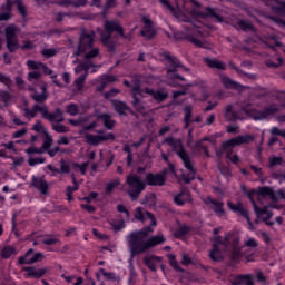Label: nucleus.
I'll use <instances>...</instances> for the list:
<instances>
[{
  "label": "nucleus",
  "instance_id": "obj_1",
  "mask_svg": "<svg viewBox=\"0 0 285 285\" xmlns=\"http://www.w3.org/2000/svg\"><path fill=\"white\" fill-rule=\"evenodd\" d=\"M150 233H153V227L147 226L141 230L131 232L127 236L128 248L132 257H135V255H141L146 253V250H150V248L159 246V244H164V242H166V237H164V235H156L148 238Z\"/></svg>",
  "mask_w": 285,
  "mask_h": 285
},
{
  "label": "nucleus",
  "instance_id": "obj_2",
  "mask_svg": "<svg viewBox=\"0 0 285 285\" xmlns=\"http://www.w3.org/2000/svg\"><path fill=\"white\" fill-rule=\"evenodd\" d=\"M100 35V42L109 52H115L117 48V35H120L122 39H130V33H124V27L119 23L118 20H107L105 21L104 29L98 28ZM114 32L117 35L112 36Z\"/></svg>",
  "mask_w": 285,
  "mask_h": 285
},
{
  "label": "nucleus",
  "instance_id": "obj_3",
  "mask_svg": "<svg viewBox=\"0 0 285 285\" xmlns=\"http://www.w3.org/2000/svg\"><path fill=\"white\" fill-rule=\"evenodd\" d=\"M38 112H40L42 119H47V121H50V124H52V121H56L59 117H61V115H63V110L59 108H57L55 112L51 114L48 110L47 105H33L31 109H24L23 117H26V119L30 121L35 119V117H37Z\"/></svg>",
  "mask_w": 285,
  "mask_h": 285
},
{
  "label": "nucleus",
  "instance_id": "obj_4",
  "mask_svg": "<svg viewBox=\"0 0 285 285\" xmlns=\"http://www.w3.org/2000/svg\"><path fill=\"white\" fill-rule=\"evenodd\" d=\"M126 184L128 186L127 194L132 202H137L139 195L146 190V183L138 175L127 176Z\"/></svg>",
  "mask_w": 285,
  "mask_h": 285
},
{
  "label": "nucleus",
  "instance_id": "obj_5",
  "mask_svg": "<svg viewBox=\"0 0 285 285\" xmlns=\"http://www.w3.org/2000/svg\"><path fill=\"white\" fill-rule=\"evenodd\" d=\"M163 144H167V146H170L173 148V153H176V155L181 159L184 166H188L190 159V154L186 151L184 148V142L181 139H175L173 136H169L165 138Z\"/></svg>",
  "mask_w": 285,
  "mask_h": 285
},
{
  "label": "nucleus",
  "instance_id": "obj_6",
  "mask_svg": "<svg viewBox=\"0 0 285 285\" xmlns=\"http://www.w3.org/2000/svg\"><path fill=\"white\" fill-rule=\"evenodd\" d=\"M254 140H255V137L250 135H245V136H237L236 138H232L223 142L222 148L224 149L226 159H230V157L233 156V148H235V146H242L243 144H250V141H254Z\"/></svg>",
  "mask_w": 285,
  "mask_h": 285
},
{
  "label": "nucleus",
  "instance_id": "obj_7",
  "mask_svg": "<svg viewBox=\"0 0 285 285\" xmlns=\"http://www.w3.org/2000/svg\"><path fill=\"white\" fill-rule=\"evenodd\" d=\"M96 57H99V48H95L91 49L88 53H86L83 56V60L82 62H80L76 68H75V72L76 75H79L80 72H88V70H90V68H101V65H95V62H92L94 59H96Z\"/></svg>",
  "mask_w": 285,
  "mask_h": 285
},
{
  "label": "nucleus",
  "instance_id": "obj_8",
  "mask_svg": "<svg viewBox=\"0 0 285 285\" xmlns=\"http://www.w3.org/2000/svg\"><path fill=\"white\" fill-rule=\"evenodd\" d=\"M78 46L80 51L90 52V50H95V31H90L88 33L86 28H82L79 36Z\"/></svg>",
  "mask_w": 285,
  "mask_h": 285
},
{
  "label": "nucleus",
  "instance_id": "obj_9",
  "mask_svg": "<svg viewBox=\"0 0 285 285\" xmlns=\"http://www.w3.org/2000/svg\"><path fill=\"white\" fill-rule=\"evenodd\" d=\"M131 97L134 99L131 106L135 108V110L137 112H144V110H146V102H144L141 99L146 97V91H144L139 85H136L131 89Z\"/></svg>",
  "mask_w": 285,
  "mask_h": 285
},
{
  "label": "nucleus",
  "instance_id": "obj_10",
  "mask_svg": "<svg viewBox=\"0 0 285 285\" xmlns=\"http://www.w3.org/2000/svg\"><path fill=\"white\" fill-rule=\"evenodd\" d=\"M97 135L87 134L85 136L86 144L90 146H99L104 141H115V136L112 132L106 134L104 130H97Z\"/></svg>",
  "mask_w": 285,
  "mask_h": 285
},
{
  "label": "nucleus",
  "instance_id": "obj_11",
  "mask_svg": "<svg viewBox=\"0 0 285 285\" xmlns=\"http://www.w3.org/2000/svg\"><path fill=\"white\" fill-rule=\"evenodd\" d=\"M7 49L9 52H16L21 48L19 45V38H17V27L9 26L6 28Z\"/></svg>",
  "mask_w": 285,
  "mask_h": 285
},
{
  "label": "nucleus",
  "instance_id": "obj_12",
  "mask_svg": "<svg viewBox=\"0 0 285 285\" xmlns=\"http://www.w3.org/2000/svg\"><path fill=\"white\" fill-rule=\"evenodd\" d=\"M166 186V171L158 174L148 173L145 178V186Z\"/></svg>",
  "mask_w": 285,
  "mask_h": 285
},
{
  "label": "nucleus",
  "instance_id": "obj_13",
  "mask_svg": "<svg viewBox=\"0 0 285 285\" xmlns=\"http://www.w3.org/2000/svg\"><path fill=\"white\" fill-rule=\"evenodd\" d=\"M204 203L210 208V210H214L218 217H224V215H226V210H224V202L207 197L204 199Z\"/></svg>",
  "mask_w": 285,
  "mask_h": 285
},
{
  "label": "nucleus",
  "instance_id": "obj_14",
  "mask_svg": "<svg viewBox=\"0 0 285 285\" xmlns=\"http://www.w3.org/2000/svg\"><path fill=\"white\" fill-rule=\"evenodd\" d=\"M135 219L137 222H146V219H150L149 226H157V218H155V215L150 212H144V208L137 207L134 214Z\"/></svg>",
  "mask_w": 285,
  "mask_h": 285
},
{
  "label": "nucleus",
  "instance_id": "obj_15",
  "mask_svg": "<svg viewBox=\"0 0 285 285\" xmlns=\"http://www.w3.org/2000/svg\"><path fill=\"white\" fill-rule=\"evenodd\" d=\"M165 59L169 61V66L167 67V75H174V72H177L178 68H183L186 72H189V69L184 67L177 57H173L166 53Z\"/></svg>",
  "mask_w": 285,
  "mask_h": 285
},
{
  "label": "nucleus",
  "instance_id": "obj_16",
  "mask_svg": "<svg viewBox=\"0 0 285 285\" xmlns=\"http://www.w3.org/2000/svg\"><path fill=\"white\" fill-rule=\"evenodd\" d=\"M174 204H176V206L193 204V195H190V191L183 189L174 196Z\"/></svg>",
  "mask_w": 285,
  "mask_h": 285
},
{
  "label": "nucleus",
  "instance_id": "obj_17",
  "mask_svg": "<svg viewBox=\"0 0 285 285\" xmlns=\"http://www.w3.org/2000/svg\"><path fill=\"white\" fill-rule=\"evenodd\" d=\"M144 92L145 95H149V97H153V99L157 101V104H161L168 99V92L164 91V89L155 91L154 89L147 87L144 88Z\"/></svg>",
  "mask_w": 285,
  "mask_h": 285
},
{
  "label": "nucleus",
  "instance_id": "obj_18",
  "mask_svg": "<svg viewBox=\"0 0 285 285\" xmlns=\"http://www.w3.org/2000/svg\"><path fill=\"white\" fill-rule=\"evenodd\" d=\"M22 271L24 273H27V277H31L32 279H41V277H43V275H46L48 273V268H39V267H23Z\"/></svg>",
  "mask_w": 285,
  "mask_h": 285
},
{
  "label": "nucleus",
  "instance_id": "obj_19",
  "mask_svg": "<svg viewBox=\"0 0 285 285\" xmlns=\"http://www.w3.org/2000/svg\"><path fill=\"white\" fill-rule=\"evenodd\" d=\"M229 244L232 248L230 257L233 262H239V259H242V247L239 246V237L232 238Z\"/></svg>",
  "mask_w": 285,
  "mask_h": 285
},
{
  "label": "nucleus",
  "instance_id": "obj_20",
  "mask_svg": "<svg viewBox=\"0 0 285 285\" xmlns=\"http://www.w3.org/2000/svg\"><path fill=\"white\" fill-rule=\"evenodd\" d=\"M273 193H274L273 188L268 186L259 187L257 191V200L259 202V204H262V206H264L265 199L273 200V197H274Z\"/></svg>",
  "mask_w": 285,
  "mask_h": 285
},
{
  "label": "nucleus",
  "instance_id": "obj_21",
  "mask_svg": "<svg viewBox=\"0 0 285 285\" xmlns=\"http://www.w3.org/2000/svg\"><path fill=\"white\" fill-rule=\"evenodd\" d=\"M220 81L223 86H225V88H228L230 90H243L244 88H247L242 86L239 82L228 78V76L224 73L220 75Z\"/></svg>",
  "mask_w": 285,
  "mask_h": 285
},
{
  "label": "nucleus",
  "instance_id": "obj_22",
  "mask_svg": "<svg viewBox=\"0 0 285 285\" xmlns=\"http://www.w3.org/2000/svg\"><path fill=\"white\" fill-rule=\"evenodd\" d=\"M198 17H202V19H216L218 23H222L224 21V18L217 13V9L207 7L205 9V12H198Z\"/></svg>",
  "mask_w": 285,
  "mask_h": 285
},
{
  "label": "nucleus",
  "instance_id": "obj_23",
  "mask_svg": "<svg viewBox=\"0 0 285 285\" xmlns=\"http://www.w3.org/2000/svg\"><path fill=\"white\" fill-rule=\"evenodd\" d=\"M32 186L41 193V195H48L49 185L43 177H32Z\"/></svg>",
  "mask_w": 285,
  "mask_h": 285
},
{
  "label": "nucleus",
  "instance_id": "obj_24",
  "mask_svg": "<svg viewBox=\"0 0 285 285\" xmlns=\"http://www.w3.org/2000/svg\"><path fill=\"white\" fill-rule=\"evenodd\" d=\"M191 118H193V107L187 106L185 107V117H184L185 129H187L190 126V124H202V116H197L193 120Z\"/></svg>",
  "mask_w": 285,
  "mask_h": 285
},
{
  "label": "nucleus",
  "instance_id": "obj_25",
  "mask_svg": "<svg viewBox=\"0 0 285 285\" xmlns=\"http://www.w3.org/2000/svg\"><path fill=\"white\" fill-rule=\"evenodd\" d=\"M275 112H279V107H277V105H271L266 107L263 111H257L254 119L256 120L266 119V117H271V115H275Z\"/></svg>",
  "mask_w": 285,
  "mask_h": 285
},
{
  "label": "nucleus",
  "instance_id": "obj_26",
  "mask_svg": "<svg viewBox=\"0 0 285 285\" xmlns=\"http://www.w3.org/2000/svg\"><path fill=\"white\" fill-rule=\"evenodd\" d=\"M204 63L212 70H226V65L224 61L216 58H204Z\"/></svg>",
  "mask_w": 285,
  "mask_h": 285
},
{
  "label": "nucleus",
  "instance_id": "obj_27",
  "mask_svg": "<svg viewBox=\"0 0 285 285\" xmlns=\"http://www.w3.org/2000/svg\"><path fill=\"white\" fill-rule=\"evenodd\" d=\"M224 118L226 121H237L240 119L239 111L235 110L233 105H227L224 110Z\"/></svg>",
  "mask_w": 285,
  "mask_h": 285
},
{
  "label": "nucleus",
  "instance_id": "obj_28",
  "mask_svg": "<svg viewBox=\"0 0 285 285\" xmlns=\"http://www.w3.org/2000/svg\"><path fill=\"white\" fill-rule=\"evenodd\" d=\"M59 164H60L59 169H57L52 165H48L47 168H48V170H50L51 173H56L57 175H69L70 165L66 160H60Z\"/></svg>",
  "mask_w": 285,
  "mask_h": 285
},
{
  "label": "nucleus",
  "instance_id": "obj_29",
  "mask_svg": "<svg viewBox=\"0 0 285 285\" xmlns=\"http://www.w3.org/2000/svg\"><path fill=\"white\" fill-rule=\"evenodd\" d=\"M42 92L33 91L31 94V99L36 101L38 106H46V101H48V94L46 92V87H41Z\"/></svg>",
  "mask_w": 285,
  "mask_h": 285
},
{
  "label": "nucleus",
  "instance_id": "obj_30",
  "mask_svg": "<svg viewBox=\"0 0 285 285\" xmlns=\"http://www.w3.org/2000/svg\"><path fill=\"white\" fill-rule=\"evenodd\" d=\"M188 165L185 166V168L188 171V174H183V179L185 181V184H190V181H194L195 179V175H197V171H195V167L193 166V160L190 158H188Z\"/></svg>",
  "mask_w": 285,
  "mask_h": 285
},
{
  "label": "nucleus",
  "instance_id": "obj_31",
  "mask_svg": "<svg viewBox=\"0 0 285 285\" xmlns=\"http://www.w3.org/2000/svg\"><path fill=\"white\" fill-rule=\"evenodd\" d=\"M227 206L233 213H238L242 217H248V209L244 208V204L237 203L236 205L233 202H228Z\"/></svg>",
  "mask_w": 285,
  "mask_h": 285
},
{
  "label": "nucleus",
  "instance_id": "obj_32",
  "mask_svg": "<svg viewBox=\"0 0 285 285\" xmlns=\"http://www.w3.org/2000/svg\"><path fill=\"white\" fill-rule=\"evenodd\" d=\"M96 118L102 119L106 130H112V128H115V124H117L115 120H112V116L108 114H99L96 116Z\"/></svg>",
  "mask_w": 285,
  "mask_h": 285
},
{
  "label": "nucleus",
  "instance_id": "obj_33",
  "mask_svg": "<svg viewBox=\"0 0 285 285\" xmlns=\"http://www.w3.org/2000/svg\"><path fill=\"white\" fill-rule=\"evenodd\" d=\"M112 108L118 112V115L126 117L128 110V105L121 100H111Z\"/></svg>",
  "mask_w": 285,
  "mask_h": 285
},
{
  "label": "nucleus",
  "instance_id": "obj_34",
  "mask_svg": "<svg viewBox=\"0 0 285 285\" xmlns=\"http://www.w3.org/2000/svg\"><path fill=\"white\" fill-rule=\"evenodd\" d=\"M184 39L189 41V43H193V46H196V48H205V49L209 48L208 42L197 39L196 35H186L184 36Z\"/></svg>",
  "mask_w": 285,
  "mask_h": 285
},
{
  "label": "nucleus",
  "instance_id": "obj_35",
  "mask_svg": "<svg viewBox=\"0 0 285 285\" xmlns=\"http://www.w3.org/2000/svg\"><path fill=\"white\" fill-rule=\"evenodd\" d=\"M155 262H161V257L153 255L144 258L145 266H148L153 273H157V263Z\"/></svg>",
  "mask_w": 285,
  "mask_h": 285
},
{
  "label": "nucleus",
  "instance_id": "obj_36",
  "mask_svg": "<svg viewBox=\"0 0 285 285\" xmlns=\"http://www.w3.org/2000/svg\"><path fill=\"white\" fill-rule=\"evenodd\" d=\"M140 35L147 41H150V39H155L157 31L155 30V28L153 26H145L144 29L141 30Z\"/></svg>",
  "mask_w": 285,
  "mask_h": 285
},
{
  "label": "nucleus",
  "instance_id": "obj_37",
  "mask_svg": "<svg viewBox=\"0 0 285 285\" xmlns=\"http://www.w3.org/2000/svg\"><path fill=\"white\" fill-rule=\"evenodd\" d=\"M209 257L213 262H222V259H224L222 257V250H219V246L217 244L213 245V249L209 252Z\"/></svg>",
  "mask_w": 285,
  "mask_h": 285
},
{
  "label": "nucleus",
  "instance_id": "obj_38",
  "mask_svg": "<svg viewBox=\"0 0 285 285\" xmlns=\"http://www.w3.org/2000/svg\"><path fill=\"white\" fill-rule=\"evenodd\" d=\"M168 259H169V266H171V268L174 271H176L177 273L185 272L184 268H181V266H179V263L177 262V257L175 256V254H169Z\"/></svg>",
  "mask_w": 285,
  "mask_h": 285
},
{
  "label": "nucleus",
  "instance_id": "obj_39",
  "mask_svg": "<svg viewBox=\"0 0 285 285\" xmlns=\"http://www.w3.org/2000/svg\"><path fill=\"white\" fill-rule=\"evenodd\" d=\"M238 27L240 28V30H243L244 32H249V31H254L255 27L253 26V23L248 20H239L238 21Z\"/></svg>",
  "mask_w": 285,
  "mask_h": 285
},
{
  "label": "nucleus",
  "instance_id": "obj_40",
  "mask_svg": "<svg viewBox=\"0 0 285 285\" xmlns=\"http://www.w3.org/2000/svg\"><path fill=\"white\" fill-rule=\"evenodd\" d=\"M252 281H253V277L250 276V274L238 275V276L235 278L234 285H242V284L247 285L248 282H252Z\"/></svg>",
  "mask_w": 285,
  "mask_h": 285
},
{
  "label": "nucleus",
  "instance_id": "obj_41",
  "mask_svg": "<svg viewBox=\"0 0 285 285\" xmlns=\"http://www.w3.org/2000/svg\"><path fill=\"white\" fill-rule=\"evenodd\" d=\"M259 210H264V212H261V214H256V215L257 217H262L263 222H268V219L273 217V212L268 210V205H265L264 208H259Z\"/></svg>",
  "mask_w": 285,
  "mask_h": 285
},
{
  "label": "nucleus",
  "instance_id": "obj_42",
  "mask_svg": "<svg viewBox=\"0 0 285 285\" xmlns=\"http://www.w3.org/2000/svg\"><path fill=\"white\" fill-rule=\"evenodd\" d=\"M52 136L50 134H45V139L42 142V146L40 147L42 149V153H46V150H50L52 147Z\"/></svg>",
  "mask_w": 285,
  "mask_h": 285
},
{
  "label": "nucleus",
  "instance_id": "obj_43",
  "mask_svg": "<svg viewBox=\"0 0 285 285\" xmlns=\"http://www.w3.org/2000/svg\"><path fill=\"white\" fill-rule=\"evenodd\" d=\"M146 206H157V196L155 194H147L142 200Z\"/></svg>",
  "mask_w": 285,
  "mask_h": 285
},
{
  "label": "nucleus",
  "instance_id": "obj_44",
  "mask_svg": "<svg viewBox=\"0 0 285 285\" xmlns=\"http://www.w3.org/2000/svg\"><path fill=\"white\" fill-rule=\"evenodd\" d=\"M188 233H190V227L181 226L174 233V235L177 239H181V237H186Z\"/></svg>",
  "mask_w": 285,
  "mask_h": 285
},
{
  "label": "nucleus",
  "instance_id": "obj_45",
  "mask_svg": "<svg viewBox=\"0 0 285 285\" xmlns=\"http://www.w3.org/2000/svg\"><path fill=\"white\" fill-rule=\"evenodd\" d=\"M17 253V249L12 246H4L1 255L3 257V259H8L10 257H12V255H14Z\"/></svg>",
  "mask_w": 285,
  "mask_h": 285
},
{
  "label": "nucleus",
  "instance_id": "obj_46",
  "mask_svg": "<svg viewBox=\"0 0 285 285\" xmlns=\"http://www.w3.org/2000/svg\"><path fill=\"white\" fill-rule=\"evenodd\" d=\"M88 78V72H85V75L80 76L75 80V86L77 90H82L83 89V83H86V79Z\"/></svg>",
  "mask_w": 285,
  "mask_h": 285
},
{
  "label": "nucleus",
  "instance_id": "obj_47",
  "mask_svg": "<svg viewBox=\"0 0 285 285\" xmlns=\"http://www.w3.org/2000/svg\"><path fill=\"white\" fill-rule=\"evenodd\" d=\"M112 230H115V233H119V230H121L122 228H126V223L124 220L121 222H117V220H111L109 222Z\"/></svg>",
  "mask_w": 285,
  "mask_h": 285
},
{
  "label": "nucleus",
  "instance_id": "obj_48",
  "mask_svg": "<svg viewBox=\"0 0 285 285\" xmlns=\"http://www.w3.org/2000/svg\"><path fill=\"white\" fill-rule=\"evenodd\" d=\"M52 130L59 134L70 132V128L59 122L52 125Z\"/></svg>",
  "mask_w": 285,
  "mask_h": 285
},
{
  "label": "nucleus",
  "instance_id": "obj_49",
  "mask_svg": "<svg viewBox=\"0 0 285 285\" xmlns=\"http://www.w3.org/2000/svg\"><path fill=\"white\" fill-rule=\"evenodd\" d=\"M14 6H17L18 12L21 14V17H27L26 6L23 4L22 0H14Z\"/></svg>",
  "mask_w": 285,
  "mask_h": 285
},
{
  "label": "nucleus",
  "instance_id": "obj_50",
  "mask_svg": "<svg viewBox=\"0 0 285 285\" xmlns=\"http://www.w3.org/2000/svg\"><path fill=\"white\" fill-rule=\"evenodd\" d=\"M99 273H101V275H104V277H106V279H109L111 282H117V274L112 273V272H106V269L100 268Z\"/></svg>",
  "mask_w": 285,
  "mask_h": 285
},
{
  "label": "nucleus",
  "instance_id": "obj_51",
  "mask_svg": "<svg viewBox=\"0 0 285 285\" xmlns=\"http://www.w3.org/2000/svg\"><path fill=\"white\" fill-rule=\"evenodd\" d=\"M283 161L284 158L273 156L269 158V168H275V166H282Z\"/></svg>",
  "mask_w": 285,
  "mask_h": 285
},
{
  "label": "nucleus",
  "instance_id": "obj_52",
  "mask_svg": "<svg viewBox=\"0 0 285 285\" xmlns=\"http://www.w3.org/2000/svg\"><path fill=\"white\" fill-rule=\"evenodd\" d=\"M165 171H166V177H168V175H173V177H177V170L173 163H168V167L165 168L163 173Z\"/></svg>",
  "mask_w": 285,
  "mask_h": 285
},
{
  "label": "nucleus",
  "instance_id": "obj_53",
  "mask_svg": "<svg viewBox=\"0 0 285 285\" xmlns=\"http://www.w3.org/2000/svg\"><path fill=\"white\" fill-rule=\"evenodd\" d=\"M31 130H35V132H43V135L48 134L46 127H43V125L41 124V120L36 121Z\"/></svg>",
  "mask_w": 285,
  "mask_h": 285
},
{
  "label": "nucleus",
  "instance_id": "obj_54",
  "mask_svg": "<svg viewBox=\"0 0 285 285\" xmlns=\"http://www.w3.org/2000/svg\"><path fill=\"white\" fill-rule=\"evenodd\" d=\"M14 6V0H6V3L1 6L3 12L12 13V8Z\"/></svg>",
  "mask_w": 285,
  "mask_h": 285
},
{
  "label": "nucleus",
  "instance_id": "obj_55",
  "mask_svg": "<svg viewBox=\"0 0 285 285\" xmlns=\"http://www.w3.org/2000/svg\"><path fill=\"white\" fill-rule=\"evenodd\" d=\"M27 66L30 70H40L42 68L43 62H37L35 60H28Z\"/></svg>",
  "mask_w": 285,
  "mask_h": 285
},
{
  "label": "nucleus",
  "instance_id": "obj_56",
  "mask_svg": "<svg viewBox=\"0 0 285 285\" xmlns=\"http://www.w3.org/2000/svg\"><path fill=\"white\" fill-rule=\"evenodd\" d=\"M28 164H29V166H37L39 164H46V158L45 157L29 158Z\"/></svg>",
  "mask_w": 285,
  "mask_h": 285
},
{
  "label": "nucleus",
  "instance_id": "obj_57",
  "mask_svg": "<svg viewBox=\"0 0 285 285\" xmlns=\"http://www.w3.org/2000/svg\"><path fill=\"white\" fill-rule=\"evenodd\" d=\"M42 57H46V59H50V57H55L57 55V49L50 48V49H43L41 51Z\"/></svg>",
  "mask_w": 285,
  "mask_h": 285
},
{
  "label": "nucleus",
  "instance_id": "obj_58",
  "mask_svg": "<svg viewBox=\"0 0 285 285\" xmlns=\"http://www.w3.org/2000/svg\"><path fill=\"white\" fill-rule=\"evenodd\" d=\"M100 81H104L108 86V83H115V81H117V78L110 75H102L100 76Z\"/></svg>",
  "mask_w": 285,
  "mask_h": 285
},
{
  "label": "nucleus",
  "instance_id": "obj_59",
  "mask_svg": "<svg viewBox=\"0 0 285 285\" xmlns=\"http://www.w3.org/2000/svg\"><path fill=\"white\" fill-rule=\"evenodd\" d=\"M274 197H272V202H279V199H285L284 189H279L278 191H273Z\"/></svg>",
  "mask_w": 285,
  "mask_h": 285
},
{
  "label": "nucleus",
  "instance_id": "obj_60",
  "mask_svg": "<svg viewBox=\"0 0 285 285\" xmlns=\"http://www.w3.org/2000/svg\"><path fill=\"white\" fill-rule=\"evenodd\" d=\"M41 79V71H31L28 73L29 81H39Z\"/></svg>",
  "mask_w": 285,
  "mask_h": 285
},
{
  "label": "nucleus",
  "instance_id": "obj_61",
  "mask_svg": "<svg viewBox=\"0 0 285 285\" xmlns=\"http://www.w3.org/2000/svg\"><path fill=\"white\" fill-rule=\"evenodd\" d=\"M0 99H2V101L8 105V102L10 101V99H12V95H10V92L4 91V90H0Z\"/></svg>",
  "mask_w": 285,
  "mask_h": 285
},
{
  "label": "nucleus",
  "instance_id": "obj_62",
  "mask_svg": "<svg viewBox=\"0 0 285 285\" xmlns=\"http://www.w3.org/2000/svg\"><path fill=\"white\" fill-rule=\"evenodd\" d=\"M119 184H121L119 180H114L108 183L107 187H106V193H112V190H115L117 188V186H119Z\"/></svg>",
  "mask_w": 285,
  "mask_h": 285
},
{
  "label": "nucleus",
  "instance_id": "obj_63",
  "mask_svg": "<svg viewBox=\"0 0 285 285\" xmlns=\"http://www.w3.org/2000/svg\"><path fill=\"white\" fill-rule=\"evenodd\" d=\"M0 83H4V86H12V79H10V77L3 75L0 72Z\"/></svg>",
  "mask_w": 285,
  "mask_h": 285
},
{
  "label": "nucleus",
  "instance_id": "obj_64",
  "mask_svg": "<svg viewBox=\"0 0 285 285\" xmlns=\"http://www.w3.org/2000/svg\"><path fill=\"white\" fill-rule=\"evenodd\" d=\"M67 112H68V115H71V117H75V115H77V112H79V109L77 108V105L71 104L67 107Z\"/></svg>",
  "mask_w": 285,
  "mask_h": 285
}]
</instances>
